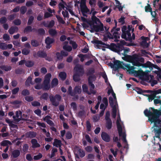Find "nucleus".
I'll return each mask as SVG.
<instances>
[{"instance_id":"6ab92c4d","label":"nucleus","mask_w":161,"mask_h":161,"mask_svg":"<svg viewBox=\"0 0 161 161\" xmlns=\"http://www.w3.org/2000/svg\"><path fill=\"white\" fill-rule=\"evenodd\" d=\"M21 113L20 111H17L16 112L15 115L13 116V118L17 121H18L21 118Z\"/></svg>"},{"instance_id":"6e6552de","label":"nucleus","mask_w":161,"mask_h":161,"mask_svg":"<svg viewBox=\"0 0 161 161\" xmlns=\"http://www.w3.org/2000/svg\"><path fill=\"white\" fill-rule=\"evenodd\" d=\"M128 59L129 62L131 63L133 65L137 66H140L142 65V64L140 63L144 62V59L143 58H139L136 55L130 56L128 57Z\"/></svg>"},{"instance_id":"13d9d810","label":"nucleus","mask_w":161,"mask_h":161,"mask_svg":"<svg viewBox=\"0 0 161 161\" xmlns=\"http://www.w3.org/2000/svg\"><path fill=\"white\" fill-rule=\"evenodd\" d=\"M56 18H57V19H58L59 22L62 24H64L65 22L59 16L57 15L56 16Z\"/></svg>"},{"instance_id":"0e129e2a","label":"nucleus","mask_w":161,"mask_h":161,"mask_svg":"<svg viewBox=\"0 0 161 161\" xmlns=\"http://www.w3.org/2000/svg\"><path fill=\"white\" fill-rule=\"evenodd\" d=\"M62 14L64 18H68V13L66 11H62Z\"/></svg>"},{"instance_id":"6e6d98bb","label":"nucleus","mask_w":161,"mask_h":161,"mask_svg":"<svg viewBox=\"0 0 161 161\" xmlns=\"http://www.w3.org/2000/svg\"><path fill=\"white\" fill-rule=\"evenodd\" d=\"M26 10V8L25 6L22 7L20 9L21 13L22 14L25 13Z\"/></svg>"},{"instance_id":"cd10ccee","label":"nucleus","mask_w":161,"mask_h":161,"mask_svg":"<svg viewBox=\"0 0 161 161\" xmlns=\"http://www.w3.org/2000/svg\"><path fill=\"white\" fill-rule=\"evenodd\" d=\"M18 28L17 27H12L9 30V32L11 34H12L18 31Z\"/></svg>"},{"instance_id":"4d7b16f0","label":"nucleus","mask_w":161,"mask_h":161,"mask_svg":"<svg viewBox=\"0 0 161 161\" xmlns=\"http://www.w3.org/2000/svg\"><path fill=\"white\" fill-rule=\"evenodd\" d=\"M71 108L73 109L74 110H76V103H72L70 104Z\"/></svg>"},{"instance_id":"f3484780","label":"nucleus","mask_w":161,"mask_h":161,"mask_svg":"<svg viewBox=\"0 0 161 161\" xmlns=\"http://www.w3.org/2000/svg\"><path fill=\"white\" fill-rule=\"evenodd\" d=\"M101 137L102 139L106 142H108L110 140V136L106 133L103 132L101 134Z\"/></svg>"},{"instance_id":"9d476101","label":"nucleus","mask_w":161,"mask_h":161,"mask_svg":"<svg viewBox=\"0 0 161 161\" xmlns=\"http://www.w3.org/2000/svg\"><path fill=\"white\" fill-rule=\"evenodd\" d=\"M74 71L75 73L73 76L74 80L75 81H77L79 80L80 79L79 76L77 74L82 75L84 73L83 66L80 65H76L74 68Z\"/></svg>"},{"instance_id":"f704fd0d","label":"nucleus","mask_w":161,"mask_h":161,"mask_svg":"<svg viewBox=\"0 0 161 161\" xmlns=\"http://www.w3.org/2000/svg\"><path fill=\"white\" fill-rule=\"evenodd\" d=\"M59 76L61 79L64 80L66 78V74L64 72H61L59 74Z\"/></svg>"},{"instance_id":"5fc2aeb1","label":"nucleus","mask_w":161,"mask_h":161,"mask_svg":"<svg viewBox=\"0 0 161 161\" xmlns=\"http://www.w3.org/2000/svg\"><path fill=\"white\" fill-rule=\"evenodd\" d=\"M29 148V146L27 144H25L23 146V150L24 152H26Z\"/></svg>"},{"instance_id":"473e14b6","label":"nucleus","mask_w":161,"mask_h":161,"mask_svg":"<svg viewBox=\"0 0 161 161\" xmlns=\"http://www.w3.org/2000/svg\"><path fill=\"white\" fill-rule=\"evenodd\" d=\"M11 143L10 141L8 140H5L3 141L1 143V145L2 146H7L8 145H11Z\"/></svg>"},{"instance_id":"c85d7f7f","label":"nucleus","mask_w":161,"mask_h":161,"mask_svg":"<svg viewBox=\"0 0 161 161\" xmlns=\"http://www.w3.org/2000/svg\"><path fill=\"white\" fill-rule=\"evenodd\" d=\"M58 84V80L57 78L53 79L51 82V85L52 87L57 86Z\"/></svg>"},{"instance_id":"37998d69","label":"nucleus","mask_w":161,"mask_h":161,"mask_svg":"<svg viewBox=\"0 0 161 161\" xmlns=\"http://www.w3.org/2000/svg\"><path fill=\"white\" fill-rule=\"evenodd\" d=\"M31 44L34 47H36L39 45V43L35 40H33L31 41Z\"/></svg>"},{"instance_id":"b1692460","label":"nucleus","mask_w":161,"mask_h":161,"mask_svg":"<svg viewBox=\"0 0 161 161\" xmlns=\"http://www.w3.org/2000/svg\"><path fill=\"white\" fill-rule=\"evenodd\" d=\"M96 43L97 44V47L98 48H101L102 47H104L106 45L105 43L99 41H97Z\"/></svg>"},{"instance_id":"7c9ffc66","label":"nucleus","mask_w":161,"mask_h":161,"mask_svg":"<svg viewBox=\"0 0 161 161\" xmlns=\"http://www.w3.org/2000/svg\"><path fill=\"white\" fill-rule=\"evenodd\" d=\"M34 64L33 61H27L25 63V65L27 67H30L33 66Z\"/></svg>"},{"instance_id":"a19ab883","label":"nucleus","mask_w":161,"mask_h":161,"mask_svg":"<svg viewBox=\"0 0 161 161\" xmlns=\"http://www.w3.org/2000/svg\"><path fill=\"white\" fill-rule=\"evenodd\" d=\"M1 68L3 70H5L6 71L10 70L11 69V67L10 66H3L1 67Z\"/></svg>"},{"instance_id":"603ef678","label":"nucleus","mask_w":161,"mask_h":161,"mask_svg":"<svg viewBox=\"0 0 161 161\" xmlns=\"http://www.w3.org/2000/svg\"><path fill=\"white\" fill-rule=\"evenodd\" d=\"M26 159L28 161H31L33 159L32 156L30 154H28L26 155Z\"/></svg>"},{"instance_id":"a878e982","label":"nucleus","mask_w":161,"mask_h":161,"mask_svg":"<svg viewBox=\"0 0 161 161\" xmlns=\"http://www.w3.org/2000/svg\"><path fill=\"white\" fill-rule=\"evenodd\" d=\"M20 154V151L18 150H15L12 152V155L13 157L14 158L18 157L19 155Z\"/></svg>"},{"instance_id":"f03ea898","label":"nucleus","mask_w":161,"mask_h":161,"mask_svg":"<svg viewBox=\"0 0 161 161\" xmlns=\"http://www.w3.org/2000/svg\"><path fill=\"white\" fill-rule=\"evenodd\" d=\"M145 115L148 118V120L151 124L154 123L153 131L155 134L161 133V120L159 118V112L157 110L151 108L149 110H145L144 111Z\"/></svg>"},{"instance_id":"f8f14e48","label":"nucleus","mask_w":161,"mask_h":161,"mask_svg":"<svg viewBox=\"0 0 161 161\" xmlns=\"http://www.w3.org/2000/svg\"><path fill=\"white\" fill-rule=\"evenodd\" d=\"M115 28L114 27L111 31V33L113 34V36L111 38L114 39V41L117 42L119 41V39L120 38V34L119 33L118 31H120V29L119 28H117L115 30Z\"/></svg>"},{"instance_id":"ea45409f","label":"nucleus","mask_w":161,"mask_h":161,"mask_svg":"<svg viewBox=\"0 0 161 161\" xmlns=\"http://www.w3.org/2000/svg\"><path fill=\"white\" fill-rule=\"evenodd\" d=\"M37 54L38 56L40 57L44 58L46 57L47 55L45 53L42 52H38Z\"/></svg>"},{"instance_id":"ddd939ff","label":"nucleus","mask_w":161,"mask_h":161,"mask_svg":"<svg viewBox=\"0 0 161 161\" xmlns=\"http://www.w3.org/2000/svg\"><path fill=\"white\" fill-rule=\"evenodd\" d=\"M141 40L142 41L140 43L141 45L144 48L148 47L150 42L149 38L143 36L141 37Z\"/></svg>"},{"instance_id":"1a4fd4ad","label":"nucleus","mask_w":161,"mask_h":161,"mask_svg":"<svg viewBox=\"0 0 161 161\" xmlns=\"http://www.w3.org/2000/svg\"><path fill=\"white\" fill-rule=\"evenodd\" d=\"M61 2L59 3L58 4V8L59 9V12L62 9L64 10V8H65L66 10H68L69 12L72 15H74V14L73 12L72 9V5L70 3H66L63 0H61Z\"/></svg>"},{"instance_id":"8fccbe9b","label":"nucleus","mask_w":161,"mask_h":161,"mask_svg":"<svg viewBox=\"0 0 161 161\" xmlns=\"http://www.w3.org/2000/svg\"><path fill=\"white\" fill-rule=\"evenodd\" d=\"M152 10L151 8L149 5H148L147 6H146L145 7V10L146 12H151Z\"/></svg>"},{"instance_id":"0eeeda50","label":"nucleus","mask_w":161,"mask_h":161,"mask_svg":"<svg viewBox=\"0 0 161 161\" xmlns=\"http://www.w3.org/2000/svg\"><path fill=\"white\" fill-rule=\"evenodd\" d=\"M85 1V0H75V6L77 7L79 9L80 7L81 10L83 13L89 12V9L86 5Z\"/></svg>"},{"instance_id":"a211bd4d","label":"nucleus","mask_w":161,"mask_h":161,"mask_svg":"<svg viewBox=\"0 0 161 161\" xmlns=\"http://www.w3.org/2000/svg\"><path fill=\"white\" fill-rule=\"evenodd\" d=\"M145 96L147 97H148V100L149 102H151L155 98L157 97L154 94V93L153 92V93L151 94V95H145ZM161 97V96L159 95L157 96V97L158 98H160Z\"/></svg>"},{"instance_id":"49530a36","label":"nucleus","mask_w":161,"mask_h":161,"mask_svg":"<svg viewBox=\"0 0 161 161\" xmlns=\"http://www.w3.org/2000/svg\"><path fill=\"white\" fill-rule=\"evenodd\" d=\"M78 56L80 58V60L81 62L83 61L86 58V55H83L82 54H80L78 55Z\"/></svg>"},{"instance_id":"774afa93","label":"nucleus","mask_w":161,"mask_h":161,"mask_svg":"<svg viewBox=\"0 0 161 161\" xmlns=\"http://www.w3.org/2000/svg\"><path fill=\"white\" fill-rule=\"evenodd\" d=\"M145 67H147L152 68L153 66V64L149 62H147L145 64Z\"/></svg>"},{"instance_id":"e433bc0d","label":"nucleus","mask_w":161,"mask_h":161,"mask_svg":"<svg viewBox=\"0 0 161 161\" xmlns=\"http://www.w3.org/2000/svg\"><path fill=\"white\" fill-rule=\"evenodd\" d=\"M42 154L41 153H39L37 155L34 156L33 157V159L35 160H38L42 158Z\"/></svg>"},{"instance_id":"f257e3e1","label":"nucleus","mask_w":161,"mask_h":161,"mask_svg":"<svg viewBox=\"0 0 161 161\" xmlns=\"http://www.w3.org/2000/svg\"><path fill=\"white\" fill-rule=\"evenodd\" d=\"M108 93L109 95L111 94L112 96L109 97V102L112 108V116L114 118H115L116 116L117 117L116 124L119 136L121 137L123 142L126 143L127 141L126 139V135L125 127L123 122L120 120L115 94L114 93L111 87L108 89Z\"/></svg>"},{"instance_id":"4468645a","label":"nucleus","mask_w":161,"mask_h":161,"mask_svg":"<svg viewBox=\"0 0 161 161\" xmlns=\"http://www.w3.org/2000/svg\"><path fill=\"white\" fill-rule=\"evenodd\" d=\"M13 45L11 44H7L5 43H0V48L2 50H6L11 49Z\"/></svg>"},{"instance_id":"052dcab7","label":"nucleus","mask_w":161,"mask_h":161,"mask_svg":"<svg viewBox=\"0 0 161 161\" xmlns=\"http://www.w3.org/2000/svg\"><path fill=\"white\" fill-rule=\"evenodd\" d=\"M57 4V2L54 0H51L50 2V5L51 6L54 7L56 6Z\"/></svg>"},{"instance_id":"72a5a7b5","label":"nucleus","mask_w":161,"mask_h":161,"mask_svg":"<svg viewBox=\"0 0 161 161\" xmlns=\"http://www.w3.org/2000/svg\"><path fill=\"white\" fill-rule=\"evenodd\" d=\"M82 90L83 92H86L88 94H91L88 91V87L86 85L84 84L82 85Z\"/></svg>"},{"instance_id":"79ce46f5","label":"nucleus","mask_w":161,"mask_h":161,"mask_svg":"<svg viewBox=\"0 0 161 161\" xmlns=\"http://www.w3.org/2000/svg\"><path fill=\"white\" fill-rule=\"evenodd\" d=\"M112 127V122L111 120L107 121V127L108 129H110Z\"/></svg>"},{"instance_id":"393cba45","label":"nucleus","mask_w":161,"mask_h":161,"mask_svg":"<svg viewBox=\"0 0 161 161\" xmlns=\"http://www.w3.org/2000/svg\"><path fill=\"white\" fill-rule=\"evenodd\" d=\"M50 117L49 116H47L43 118V120L46 122L48 124L52 125L53 123V122L50 120Z\"/></svg>"},{"instance_id":"c756f323","label":"nucleus","mask_w":161,"mask_h":161,"mask_svg":"<svg viewBox=\"0 0 161 161\" xmlns=\"http://www.w3.org/2000/svg\"><path fill=\"white\" fill-rule=\"evenodd\" d=\"M77 150L78 153L80 157H83L85 156V153L83 150L79 148H77Z\"/></svg>"},{"instance_id":"2f4dec72","label":"nucleus","mask_w":161,"mask_h":161,"mask_svg":"<svg viewBox=\"0 0 161 161\" xmlns=\"http://www.w3.org/2000/svg\"><path fill=\"white\" fill-rule=\"evenodd\" d=\"M54 24V22L53 20H52L51 21L49 24L47 25L46 24L45 22H43V24L46 27H52Z\"/></svg>"},{"instance_id":"aec40b11","label":"nucleus","mask_w":161,"mask_h":161,"mask_svg":"<svg viewBox=\"0 0 161 161\" xmlns=\"http://www.w3.org/2000/svg\"><path fill=\"white\" fill-rule=\"evenodd\" d=\"M153 76L152 75H150L148 77V79H147V80L151 82V85L152 86H154L157 83V81L156 80H153Z\"/></svg>"},{"instance_id":"7ed1b4c3","label":"nucleus","mask_w":161,"mask_h":161,"mask_svg":"<svg viewBox=\"0 0 161 161\" xmlns=\"http://www.w3.org/2000/svg\"><path fill=\"white\" fill-rule=\"evenodd\" d=\"M113 67L115 68V70L119 68H122L128 71H133V73L136 76L144 75L145 74L142 70H134V69H136V68L134 66H130L128 64H125L117 60L114 61Z\"/></svg>"},{"instance_id":"680f3d73","label":"nucleus","mask_w":161,"mask_h":161,"mask_svg":"<svg viewBox=\"0 0 161 161\" xmlns=\"http://www.w3.org/2000/svg\"><path fill=\"white\" fill-rule=\"evenodd\" d=\"M3 39L5 41H8L9 40L10 37L8 35L5 34L3 36Z\"/></svg>"},{"instance_id":"e2e57ef3","label":"nucleus","mask_w":161,"mask_h":161,"mask_svg":"<svg viewBox=\"0 0 161 161\" xmlns=\"http://www.w3.org/2000/svg\"><path fill=\"white\" fill-rule=\"evenodd\" d=\"M103 104L105 105L106 106H107L108 104V99L106 97H104L103 99Z\"/></svg>"},{"instance_id":"2eb2a0df","label":"nucleus","mask_w":161,"mask_h":161,"mask_svg":"<svg viewBox=\"0 0 161 161\" xmlns=\"http://www.w3.org/2000/svg\"><path fill=\"white\" fill-rule=\"evenodd\" d=\"M92 78H93L94 79L95 78V77L94 76L92 77H91L89 79V84L90 86V92H89L90 93H91V94H95L96 93V92L94 90L95 86L94 84L91 83V79Z\"/></svg>"},{"instance_id":"20e7f679","label":"nucleus","mask_w":161,"mask_h":161,"mask_svg":"<svg viewBox=\"0 0 161 161\" xmlns=\"http://www.w3.org/2000/svg\"><path fill=\"white\" fill-rule=\"evenodd\" d=\"M86 13L92 14V20L96 24L92 26V30L96 31H103V25L101 23L99 19L95 16V15L97 13L95 9L92 8L91 12L89 11V12Z\"/></svg>"},{"instance_id":"dca6fc26","label":"nucleus","mask_w":161,"mask_h":161,"mask_svg":"<svg viewBox=\"0 0 161 161\" xmlns=\"http://www.w3.org/2000/svg\"><path fill=\"white\" fill-rule=\"evenodd\" d=\"M53 41L54 40L53 39L47 37L45 40V43L47 45L46 47L47 48H50L51 46V44L53 42Z\"/></svg>"},{"instance_id":"4c0bfd02","label":"nucleus","mask_w":161,"mask_h":161,"mask_svg":"<svg viewBox=\"0 0 161 161\" xmlns=\"http://www.w3.org/2000/svg\"><path fill=\"white\" fill-rule=\"evenodd\" d=\"M27 136L31 138H33L35 137L36 135L35 133L33 132H28L26 134Z\"/></svg>"},{"instance_id":"9b49d317","label":"nucleus","mask_w":161,"mask_h":161,"mask_svg":"<svg viewBox=\"0 0 161 161\" xmlns=\"http://www.w3.org/2000/svg\"><path fill=\"white\" fill-rule=\"evenodd\" d=\"M52 75L50 74H47L45 76L44 80L42 86L43 89L45 90H48L50 88V81Z\"/></svg>"},{"instance_id":"bb28decb","label":"nucleus","mask_w":161,"mask_h":161,"mask_svg":"<svg viewBox=\"0 0 161 161\" xmlns=\"http://www.w3.org/2000/svg\"><path fill=\"white\" fill-rule=\"evenodd\" d=\"M53 144L54 146L57 147H60L61 144V141L60 140L55 139Z\"/></svg>"},{"instance_id":"09e8293b","label":"nucleus","mask_w":161,"mask_h":161,"mask_svg":"<svg viewBox=\"0 0 161 161\" xmlns=\"http://www.w3.org/2000/svg\"><path fill=\"white\" fill-rule=\"evenodd\" d=\"M72 88L71 86H69L68 89V92L72 96H75V94L74 92H72Z\"/></svg>"},{"instance_id":"69168bd1","label":"nucleus","mask_w":161,"mask_h":161,"mask_svg":"<svg viewBox=\"0 0 161 161\" xmlns=\"http://www.w3.org/2000/svg\"><path fill=\"white\" fill-rule=\"evenodd\" d=\"M148 54L145 50H142L141 51V55L142 56L147 57V54Z\"/></svg>"},{"instance_id":"de8ad7c7","label":"nucleus","mask_w":161,"mask_h":161,"mask_svg":"<svg viewBox=\"0 0 161 161\" xmlns=\"http://www.w3.org/2000/svg\"><path fill=\"white\" fill-rule=\"evenodd\" d=\"M69 43L73 47L74 49L76 48L77 47V45L75 43V42L72 41H70L69 42Z\"/></svg>"},{"instance_id":"c03bdc74","label":"nucleus","mask_w":161,"mask_h":161,"mask_svg":"<svg viewBox=\"0 0 161 161\" xmlns=\"http://www.w3.org/2000/svg\"><path fill=\"white\" fill-rule=\"evenodd\" d=\"M49 32V34L52 36L55 35L56 34V31L55 30L50 29Z\"/></svg>"},{"instance_id":"412c9836","label":"nucleus","mask_w":161,"mask_h":161,"mask_svg":"<svg viewBox=\"0 0 161 161\" xmlns=\"http://www.w3.org/2000/svg\"><path fill=\"white\" fill-rule=\"evenodd\" d=\"M49 98L50 101L53 105L57 106L58 105V102L57 101L56 99L53 97V96H50L49 97Z\"/></svg>"},{"instance_id":"864d4df0","label":"nucleus","mask_w":161,"mask_h":161,"mask_svg":"<svg viewBox=\"0 0 161 161\" xmlns=\"http://www.w3.org/2000/svg\"><path fill=\"white\" fill-rule=\"evenodd\" d=\"M56 55L58 59L61 60L63 58V56L61 55V53H56Z\"/></svg>"},{"instance_id":"bf43d9fd","label":"nucleus","mask_w":161,"mask_h":161,"mask_svg":"<svg viewBox=\"0 0 161 161\" xmlns=\"http://www.w3.org/2000/svg\"><path fill=\"white\" fill-rule=\"evenodd\" d=\"M154 103L155 104H161V100L158 99H155L154 100Z\"/></svg>"},{"instance_id":"c9c22d12","label":"nucleus","mask_w":161,"mask_h":161,"mask_svg":"<svg viewBox=\"0 0 161 161\" xmlns=\"http://www.w3.org/2000/svg\"><path fill=\"white\" fill-rule=\"evenodd\" d=\"M32 78V76H31L28 77L25 82V85H26L29 86L30 84H33L31 82Z\"/></svg>"},{"instance_id":"4be33fe9","label":"nucleus","mask_w":161,"mask_h":161,"mask_svg":"<svg viewBox=\"0 0 161 161\" xmlns=\"http://www.w3.org/2000/svg\"><path fill=\"white\" fill-rule=\"evenodd\" d=\"M31 142L32 144V147L33 148L39 147L40 146L37 142V141L35 139H32L31 141Z\"/></svg>"},{"instance_id":"39448f33","label":"nucleus","mask_w":161,"mask_h":161,"mask_svg":"<svg viewBox=\"0 0 161 161\" xmlns=\"http://www.w3.org/2000/svg\"><path fill=\"white\" fill-rule=\"evenodd\" d=\"M134 30V29H132L131 25H128L127 27L125 26H123L122 28V32L121 36L122 38L130 41L132 39H134L135 38V34L134 33L133 34L131 37L130 32L131 31H132V32H133Z\"/></svg>"},{"instance_id":"3c124183","label":"nucleus","mask_w":161,"mask_h":161,"mask_svg":"<svg viewBox=\"0 0 161 161\" xmlns=\"http://www.w3.org/2000/svg\"><path fill=\"white\" fill-rule=\"evenodd\" d=\"M97 5L99 8H101L104 6V4L103 2L100 1H98L97 3Z\"/></svg>"},{"instance_id":"58836bf2","label":"nucleus","mask_w":161,"mask_h":161,"mask_svg":"<svg viewBox=\"0 0 161 161\" xmlns=\"http://www.w3.org/2000/svg\"><path fill=\"white\" fill-rule=\"evenodd\" d=\"M63 49L69 52H70L72 50V48L71 46L67 45H65L63 47Z\"/></svg>"},{"instance_id":"338daca9","label":"nucleus","mask_w":161,"mask_h":161,"mask_svg":"<svg viewBox=\"0 0 161 161\" xmlns=\"http://www.w3.org/2000/svg\"><path fill=\"white\" fill-rule=\"evenodd\" d=\"M14 24L16 25H19L21 24V21L19 19H16L14 21Z\"/></svg>"},{"instance_id":"5701e85b","label":"nucleus","mask_w":161,"mask_h":161,"mask_svg":"<svg viewBox=\"0 0 161 161\" xmlns=\"http://www.w3.org/2000/svg\"><path fill=\"white\" fill-rule=\"evenodd\" d=\"M81 92V87L80 86H76L74 89V93L75 94V95L76 94H80Z\"/></svg>"},{"instance_id":"423d86ee","label":"nucleus","mask_w":161,"mask_h":161,"mask_svg":"<svg viewBox=\"0 0 161 161\" xmlns=\"http://www.w3.org/2000/svg\"><path fill=\"white\" fill-rule=\"evenodd\" d=\"M125 44V42L124 41H120L118 46L113 44L111 45V47L112 48V50L113 51L119 53L120 55L121 54L120 52L123 50V53H122V54L125 56L126 53L129 51V49L128 48H125L123 46Z\"/></svg>"},{"instance_id":"a18cd8bd","label":"nucleus","mask_w":161,"mask_h":161,"mask_svg":"<svg viewBox=\"0 0 161 161\" xmlns=\"http://www.w3.org/2000/svg\"><path fill=\"white\" fill-rule=\"evenodd\" d=\"M30 52V50L28 49L24 48L22 51V53L24 55H27Z\"/></svg>"}]
</instances>
